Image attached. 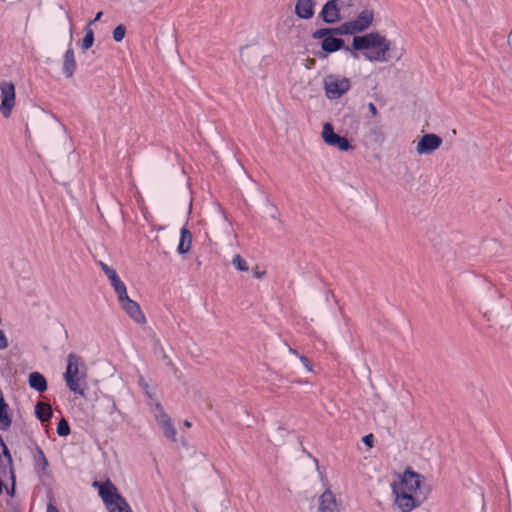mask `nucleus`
Returning <instances> with one entry per match:
<instances>
[{"mask_svg": "<svg viewBox=\"0 0 512 512\" xmlns=\"http://www.w3.org/2000/svg\"><path fill=\"white\" fill-rule=\"evenodd\" d=\"M423 476L407 468L391 483L394 496L393 504L400 512H412L419 507L425 496L421 497V482Z\"/></svg>", "mask_w": 512, "mask_h": 512, "instance_id": "1", "label": "nucleus"}, {"mask_svg": "<svg viewBox=\"0 0 512 512\" xmlns=\"http://www.w3.org/2000/svg\"><path fill=\"white\" fill-rule=\"evenodd\" d=\"M391 48V42L377 32H371L362 36H354L352 41V49L345 47L344 49L351 53L354 59H359L360 55L357 51L364 50L363 56L370 62H387L388 51Z\"/></svg>", "mask_w": 512, "mask_h": 512, "instance_id": "2", "label": "nucleus"}, {"mask_svg": "<svg viewBox=\"0 0 512 512\" xmlns=\"http://www.w3.org/2000/svg\"><path fill=\"white\" fill-rule=\"evenodd\" d=\"M63 379L68 389L74 394L85 396L87 385V367L81 356L70 353Z\"/></svg>", "mask_w": 512, "mask_h": 512, "instance_id": "3", "label": "nucleus"}, {"mask_svg": "<svg viewBox=\"0 0 512 512\" xmlns=\"http://www.w3.org/2000/svg\"><path fill=\"white\" fill-rule=\"evenodd\" d=\"M323 86L328 99H339L351 87L350 79L330 74L324 78Z\"/></svg>", "mask_w": 512, "mask_h": 512, "instance_id": "4", "label": "nucleus"}, {"mask_svg": "<svg viewBox=\"0 0 512 512\" xmlns=\"http://www.w3.org/2000/svg\"><path fill=\"white\" fill-rule=\"evenodd\" d=\"M93 485L99 488V495L110 511L111 508L117 505H125V499L117 492L116 487L109 480L105 482L95 481Z\"/></svg>", "mask_w": 512, "mask_h": 512, "instance_id": "5", "label": "nucleus"}, {"mask_svg": "<svg viewBox=\"0 0 512 512\" xmlns=\"http://www.w3.org/2000/svg\"><path fill=\"white\" fill-rule=\"evenodd\" d=\"M15 85L11 81L0 82V113L4 118L11 116L15 106Z\"/></svg>", "mask_w": 512, "mask_h": 512, "instance_id": "6", "label": "nucleus"}, {"mask_svg": "<svg viewBox=\"0 0 512 512\" xmlns=\"http://www.w3.org/2000/svg\"><path fill=\"white\" fill-rule=\"evenodd\" d=\"M312 37L314 39H322L321 47L327 53H333L344 46V40L332 36V29L322 28L316 30Z\"/></svg>", "mask_w": 512, "mask_h": 512, "instance_id": "7", "label": "nucleus"}, {"mask_svg": "<svg viewBox=\"0 0 512 512\" xmlns=\"http://www.w3.org/2000/svg\"><path fill=\"white\" fill-rule=\"evenodd\" d=\"M321 134L323 141L329 146L336 147L341 151H348L353 148L347 138L334 132V128L330 123H325L323 125Z\"/></svg>", "mask_w": 512, "mask_h": 512, "instance_id": "8", "label": "nucleus"}, {"mask_svg": "<svg viewBox=\"0 0 512 512\" xmlns=\"http://www.w3.org/2000/svg\"><path fill=\"white\" fill-rule=\"evenodd\" d=\"M442 142V138L436 134H425L418 141L416 145V152L419 155H429L437 150L441 146Z\"/></svg>", "mask_w": 512, "mask_h": 512, "instance_id": "9", "label": "nucleus"}, {"mask_svg": "<svg viewBox=\"0 0 512 512\" xmlns=\"http://www.w3.org/2000/svg\"><path fill=\"white\" fill-rule=\"evenodd\" d=\"M119 303L121 305V308L135 323L140 325L146 323V317L136 301L130 299L128 296L126 299H123Z\"/></svg>", "mask_w": 512, "mask_h": 512, "instance_id": "10", "label": "nucleus"}, {"mask_svg": "<svg viewBox=\"0 0 512 512\" xmlns=\"http://www.w3.org/2000/svg\"><path fill=\"white\" fill-rule=\"evenodd\" d=\"M318 512H340V503L330 491H324L318 499Z\"/></svg>", "mask_w": 512, "mask_h": 512, "instance_id": "11", "label": "nucleus"}, {"mask_svg": "<svg viewBox=\"0 0 512 512\" xmlns=\"http://www.w3.org/2000/svg\"><path fill=\"white\" fill-rule=\"evenodd\" d=\"M320 17L325 23H336L340 20V9L338 7V0L327 1L321 12Z\"/></svg>", "mask_w": 512, "mask_h": 512, "instance_id": "12", "label": "nucleus"}, {"mask_svg": "<svg viewBox=\"0 0 512 512\" xmlns=\"http://www.w3.org/2000/svg\"><path fill=\"white\" fill-rule=\"evenodd\" d=\"M373 18L374 14L372 10L365 9L361 11L357 18L351 21L354 27V31L359 33L369 28V26L372 24Z\"/></svg>", "mask_w": 512, "mask_h": 512, "instance_id": "13", "label": "nucleus"}, {"mask_svg": "<svg viewBox=\"0 0 512 512\" xmlns=\"http://www.w3.org/2000/svg\"><path fill=\"white\" fill-rule=\"evenodd\" d=\"M156 420H157L158 425L161 427L165 437H167L171 441H175L177 433L172 424L170 417L165 412H161L156 417Z\"/></svg>", "mask_w": 512, "mask_h": 512, "instance_id": "14", "label": "nucleus"}, {"mask_svg": "<svg viewBox=\"0 0 512 512\" xmlns=\"http://www.w3.org/2000/svg\"><path fill=\"white\" fill-rule=\"evenodd\" d=\"M62 70H63L64 75L67 78H71L75 73L76 60H75L74 50L71 47V43L69 44V46L64 54Z\"/></svg>", "mask_w": 512, "mask_h": 512, "instance_id": "15", "label": "nucleus"}, {"mask_svg": "<svg viewBox=\"0 0 512 512\" xmlns=\"http://www.w3.org/2000/svg\"><path fill=\"white\" fill-rule=\"evenodd\" d=\"M315 2L313 0H298L295 13L301 19H310L314 15Z\"/></svg>", "mask_w": 512, "mask_h": 512, "instance_id": "16", "label": "nucleus"}, {"mask_svg": "<svg viewBox=\"0 0 512 512\" xmlns=\"http://www.w3.org/2000/svg\"><path fill=\"white\" fill-rule=\"evenodd\" d=\"M192 245V233L187 227H182L180 230V239L177 247L179 254H186L190 251Z\"/></svg>", "mask_w": 512, "mask_h": 512, "instance_id": "17", "label": "nucleus"}, {"mask_svg": "<svg viewBox=\"0 0 512 512\" xmlns=\"http://www.w3.org/2000/svg\"><path fill=\"white\" fill-rule=\"evenodd\" d=\"M11 423L12 417L9 413V406L0 391V430L6 431L11 426Z\"/></svg>", "mask_w": 512, "mask_h": 512, "instance_id": "18", "label": "nucleus"}, {"mask_svg": "<svg viewBox=\"0 0 512 512\" xmlns=\"http://www.w3.org/2000/svg\"><path fill=\"white\" fill-rule=\"evenodd\" d=\"M29 386L37 392H44L47 390L46 378L39 372H32L28 378Z\"/></svg>", "mask_w": 512, "mask_h": 512, "instance_id": "19", "label": "nucleus"}, {"mask_svg": "<svg viewBox=\"0 0 512 512\" xmlns=\"http://www.w3.org/2000/svg\"><path fill=\"white\" fill-rule=\"evenodd\" d=\"M36 417L41 422H46L52 417V408L48 403L38 402L35 406Z\"/></svg>", "mask_w": 512, "mask_h": 512, "instance_id": "20", "label": "nucleus"}, {"mask_svg": "<svg viewBox=\"0 0 512 512\" xmlns=\"http://www.w3.org/2000/svg\"><path fill=\"white\" fill-rule=\"evenodd\" d=\"M35 460V468L37 471L45 474L48 468V460L43 452V450L37 447L36 452L34 454Z\"/></svg>", "mask_w": 512, "mask_h": 512, "instance_id": "21", "label": "nucleus"}, {"mask_svg": "<svg viewBox=\"0 0 512 512\" xmlns=\"http://www.w3.org/2000/svg\"><path fill=\"white\" fill-rule=\"evenodd\" d=\"M110 284L113 287L119 302L128 297L126 285L120 278Z\"/></svg>", "mask_w": 512, "mask_h": 512, "instance_id": "22", "label": "nucleus"}, {"mask_svg": "<svg viewBox=\"0 0 512 512\" xmlns=\"http://www.w3.org/2000/svg\"><path fill=\"white\" fill-rule=\"evenodd\" d=\"M84 31H85V36L82 39L81 48L83 50H88L89 48L92 47V45L94 43V33H93L92 28L90 27V24H87Z\"/></svg>", "mask_w": 512, "mask_h": 512, "instance_id": "23", "label": "nucleus"}, {"mask_svg": "<svg viewBox=\"0 0 512 512\" xmlns=\"http://www.w3.org/2000/svg\"><path fill=\"white\" fill-rule=\"evenodd\" d=\"M98 265L101 267L102 271L107 276V278L109 279L110 283H112L115 280L120 278L119 275L117 274L116 270L113 269L112 267L108 266L104 262L99 261Z\"/></svg>", "mask_w": 512, "mask_h": 512, "instance_id": "24", "label": "nucleus"}, {"mask_svg": "<svg viewBox=\"0 0 512 512\" xmlns=\"http://www.w3.org/2000/svg\"><path fill=\"white\" fill-rule=\"evenodd\" d=\"M232 264L238 271L247 272L249 270L246 260L239 254L234 255Z\"/></svg>", "mask_w": 512, "mask_h": 512, "instance_id": "25", "label": "nucleus"}, {"mask_svg": "<svg viewBox=\"0 0 512 512\" xmlns=\"http://www.w3.org/2000/svg\"><path fill=\"white\" fill-rule=\"evenodd\" d=\"M332 33H338V34H355L356 31H354V27L351 23V21L343 23L338 28L332 29Z\"/></svg>", "mask_w": 512, "mask_h": 512, "instance_id": "26", "label": "nucleus"}, {"mask_svg": "<svg viewBox=\"0 0 512 512\" xmlns=\"http://www.w3.org/2000/svg\"><path fill=\"white\" fill-rule=\"evenodd\" d=\"M125 34H126L125 26L123 24L118 25L113 30V39H114V41L121 42L124 39Z\"/></svg>", "mask_w": 512, "mask_h": 512, "instance_id": "27", "label": "nucleus"}, {"mask_svg": "<svg viewBox=\"0 0 512 512\" xmlns=\"http://www.w3.org/2000/svg\"><path fill=\"white\" fill-rule=\"evenodd\" d=\"M70 433V427L65 419H61L57 425V434L59 436H67Z\"/></svg>", "mask_w": 512, "mask_h": 512, "instance_id": "28", "label": "nucleus"}, {"mask_svg": "<svg viewBox=\"0 0 512 512\" xmlns=\"http://www.w3.org/2000/svg\"><path fill=\"white\" fill-rule=\"evenodd\" d=\"M299 359L303 366L307 369V371L312 372L313 371V365L311 361L304 355H300Z\"/></svg>", "mask_w": 512, "mask_h": 512, "instance_id": "29", "label": "nucleus"}, {"mask_svg": "<svg viewBox=\"0 0 512 512\" xmlns=\"http://www.w3.org/2000/svg\"><path fill=\"white\" fill-rule=\"evenodd\" d=\"M8 339L3 330H0V350H4L8 347Z\"/></svg>", "mask_w": 512, "mask_h": 512, "instance_id": "30", "label": "nucleus"}, {"mask_svg": "<svg viewBox=\"0 0 512 512\" xmlns=\"http://www.w3.org/2000/svg\"><path fill=\"white\" fill-rule=\"evenodd\" d=\"M110 512H132L128 503L125 501V505H117L114 508H111Z\"/></svg>", "mask_w": 512, "mask_h": 512, "instance_id": "31", "label": "nucleus"}, {"mask_svg": "<svg viewBox=\"0 0 512 512\" xmlns=\"http://www.w3.org/2000/svg\"><path fill=\"white\" fill-rule=\"evenodd\" d=\"M363 442L369 446V447H372L373 445V442H374V436L372 434H368V435H365L363 437Z\"/></svg>", "mask_w": 512, "mask_h": 512, "instance_id": "32", "label": "nucleus"}, {"mask_svg": "<svg viewBox=\"0 0 512 512\" xmlns=\"http://www.w3.org/2000/svg\"><path fill=\"white\" fill-rule=\"evenodd\" d=\"M368 109H369L370 113H371L373 116H377V115H378V110H377L376 106H375L372 102H370V103L368 104Z\"/></svg>", "mask_w": 512, "mask_h": 512, "instance_id": "33", "label": "nucleus"}, {"mask_svg": "<svg viewBox=\"0 0 512 512\" xmlns=\"http://www.w3.org/2000/svg\"><path fill=\"white\" fill-rule=\"evenodd\" d=\"M102 15H103V12H101V11H100V12H98V13L96 14V16L94 17V19H93V20H91L88 24H90V26H91L93 23H95V22L99 21V20L101 19Z\"/></svg>", "mask_w": 512, "mask_h": 512, "instance_id": "34", "label": "nucleus"}, {"mask_svg": "<svg viewBox=\"0 0 512 512\" xmlns=\"http://www.w3.org/2000/svg\"><path fill=\"white\" fill-rule=\"evenodd\" d=\"M264 275H265L264 271H258V270L254 271V277L257 279H261Z\"/></svg>", "mask_w": 512, "mask_h": 512, "instance_id": "35", "label": "nucleus"}, {"mask_svg": "<svg viewBox=\"0 0 512 512\" xmlns=\"http://www.w3.org/2000/svg\"><path fill=\"white\" fill-rule=\"evenodd\" d=\"M47 512H59L58 509L53 506L52 504H48L47 506Z\"/></svg>", "mask_w": 512, "mask_h": 512, "instance_id": "36", "label": "nucleus"}, {"mask_svg": "<svg viewBox=\"0 0 512 512\" xmlns=\"http://www.w3.org/2000/svg\"><path fill=\"white\" fill-rule=\"evenodd\" d=\"M289 352H290L291 354H293V355H296L298 358H299V356H300V355L296 352V350H295V349H293V348H291V347H289Z\"/></svg>", "mask_w": 512, "mask_h": 512, "instance_id": "37", "label": "nucleus"}, {"mask_svg": "<svg viewBox=\"0 0 512 512\" xmlns=\"http://www.w3.org/2000/svg\"><path fill=\"white\" fill-rule=\"evenodd\" d=\"M183 424H184V426L186 428H190L191 427V422H189L188 420H185Z\"/></svg>", "mask_w": 512, "mask_h": 512, "instance_id": "38", "label": "nucleus"}, {"mask_svg": "<svg viewBox=\"0 0 512 512\" xmlns=\"http://www.w3.org/2000/svg\"><path fill=\"white\" fill-rule=\"evenodd\" d=\"M12 480L14 481V478H12ZM8 493L13 495V493H14V483L12 484L11 490H9Z\"/></svg>", "mask_w": 512, "mask_h": 512, "instance_id": "39", "label": "nucleus"}]
</instances>
